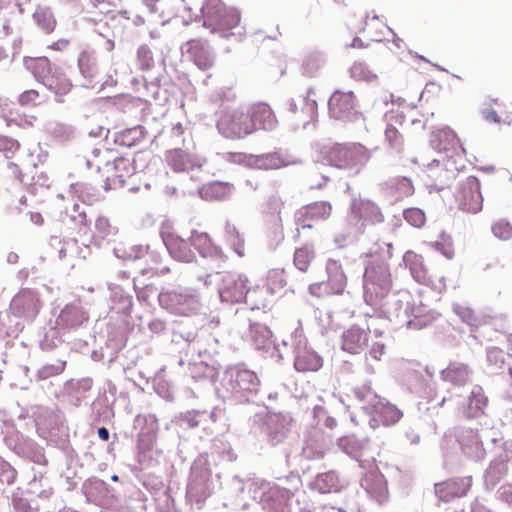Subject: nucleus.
<instances>
[{
	"instance_id": "nucleus-1",
	"label": "nucleus",
	"mask_w": 512,
	"mask_h": 512,
	"mask_svg": "<svg viewBox=\"0 0 512 512\" xmlns=\"http://www.w3.org/2000/svg\"><path fill=\"white\" fill-rule=\"evenodd\" d=\"M260 390L257 374L244 364L229 366L224 371L217 394L223 401L235 404L253 402Z\"/></svg>"
},
{
	"instance_id": "nucleus-2",
	"label": "nucleus",
	"mask_w": 512,
	"mask_h": 512,
	"mask_svg": "<svg viewBox=\"0 0 512 512\" xmlns=\"http://www.w3.org/2000/svg\"><path fill=\"white\" fill-rule=\"evenodd\" d=\"M352 392L360 408L371 416L369 421L371 427L375 428L380 423L384 426H390L402 417V412L396 406L378 396L369 383L355 387Z\"/></svg>"
},
{
	"instance_id": "nucleus-3",
	"label": "nucleus",
	"mask_w": 512,
	"mask_h": 512,
	"mask_svg": "<svg viewBox=\"0 0 512 512\" xmlns=\"http://www.w3.org/2000/svg\"><path fill=\"white\" fill-rule=\"evenodd\" d=\"M23 62L35 79L56 96V101L62 102L61 97L71 91V81L63 70L47 57H25Z\"/></svg>"
},
{
	"instance_id": "nucleus-4",
	"label": "nucleus",
	"mask_w": 512,
	"mask_h": 512,
	"mask_svg": "<svg viewBox=\"0 0 512 512\" xmlns=\"http://www.w3.org/2000/svg\"><path fill=\"white\" fill-rule=\"evenodd\" d=\"M249 493L266 512H293L294 493L276 483L255 479L249 484Z\"/></svg>"
},
{
	"instance_id": "nucleus-5",
	"label": "nucleus",
	"mask_w": 512,
	"mask_h": 512,
	"mask_svg": "<svg viewBox=\"0 0 512 512\" xmlns=\"http://www.w3.org/2000/svg\"><path fill=\"white\" fill-rule=\"evenodd\" d=\"M215 481L213 479L208 454H200L192 463L187 482L186 496L189 501L200 508L213 494Z\"/></svg>"
},
{
	"instance_id": "nucleus-6",
	"label": "nucleus",
	"mask_w": 512,
	"mask_h": 512,
	"mask_svg": "<svg viewBox=\"0 0 512 512\" xmlns=\"http://www.w3.org/2000/svg\"><path fill=\"white\" fill-rule=\"evenodd\" d=\"M392 285L388 264L383 260H373L364 273V300L368 305L375 306L389 293Z\"/></svg>"
},
{
	"instance_id": "nucleus-7",
	"label": "nucleus",
	"mask_w": 512,
	"mask_h": 512,
	"mask_svg": "<svg viewBox=\"0 0 512 512\" xmlns=\"http://www.w3.org/2000/svg\"><path fill=\"white\" fill-rule=\"evenodd\" d=\"M252 428L265 433L271 446L282 444L290 435L294 419L289 412H256L252 418Z\"/></svg>"
},
{
	"instance_id": "nucleus-8",
	"label": "nucleus",
	"mask_w": 512,
	"mask_h": 512,
	"mask_svg": "<svg viewBox=\"0 0 512 512\" xmlns=\"http://www.w3.org/2000/svg\"><path fill=\"white\" fill-rule=\"evenodd\" d=\"M158 301L162 308L180 316L195 314L201 308L199 293L190 287L178 286L162 289L158 295Z\"/></svg>"
},
{
	"instance_id": "nucleus-9",
	"label": "nucleus",
	"mask_w": 512,
	"mask_h": 512,
	"mask_svg": "<svg viewBox=\"0 0 512 512\" xmlns=\"http://www.w3.org/2000/svg\"><path fill=\"white\" fill-rule=\"evenodd\" d=\"M326 159L331 166L357 174L370 159V153L359 143L334 144Z\"/></svg>"
},
{
	"instance_id": "nucleus-10",
	"label": "nucleus",
	"mask_w": 512,
	"mask_h": 512,
	"mask_svg": "<svg viewBox=\"0 0 512 512\" xmlns=\"http://www.w3.org/2000/svg\"><path fill=\"white\" fill-rule=\"evenodd\" d=\"M282 347L292 349L294 367L299 372H315L323 366L322 357L310 348L300 328H296L287 339L282 340Z\"/></svg>"
},
{
	"instance_id": "nucleus-11",
	"label": "nucleus",
	"mask_w": 512,
	"mask_h": 512,
	"mask_svg": "<svg viewBox=\"0 0 512 512\" xmlns=\"http://www.w3.org/2000/svg\"><path fill=\"white\" fill-rule=\"evenodd\" d=\"M201 13L204 17L203 26L210 28L212 33L233 29L240 22L239 11L226 7L220 0H208L201 7Z\"/></svg>"
},
{
	"instance_id": "nucleus-12",
	"label": "nucleus",
	"mask_w": 512,
	"mask_h": 512,
	"mask_svg": "<svg viewBox=\"0 0 512 512\" xmlns=\"http://www.w3.org/2000/svg\"><path fill=\"white\" fill-rule=\"evenodd\" d=\"M23 455L32 462L38 464L41 468L29 482L28 491L41 499H48L52 494V487L46 472L43 471L47 464V459L42 447L33 441H26L22 448Z\"/></svg>"
},
{
	"instance_id": "nucleus-13",
	"label": "nucleus",
	"mask_w": 512,
	"mask_h": 512,
	"mask_svg": "<svg viewBox=\"0 0 512 512\" xmlns=\"http://www.w3.org/2000/svg\"><path fill=\"white\" fill-rule=\"evenodd\" d=\"M217 129L226 138L240 139L252 133V124H249V113L241 109H223L219 112Z\"/></svg>"
},
{
	"instance_id": "nucleus-14",
	"label": "nucleus",
	"mask_w": 512,
	"mask_h": 512,
	"mask_svg": "<svg viewBox=\"0 0 512 512\" xmlns=\"http://www.w3.org/2000/svg\"><path fill=\"white\" fill-rule=\"evenodd\" d=\"M414 308L413 296L408 291H399L389 301L385 314L395 329L411 328L416 318Z\"/></svg>"
},
{
	"instance_id": "nucleus-15",
	"label": "nucleus",
	"mask_w": 512,
	"mask_h": 512,
	"mask_svg": "<svg viewBox=\"0 0 512 512\" xmlns=\"http://www.w3.org/2000/svg\"><path fill=\"white\" fill-rule=\"evenodd\" d=\"M218 279V293L222 302L240 303L249 291L248 278L236 272L215 273Z\"/></svg>"
},
{
	"instance_id": "nucleus-16",
	"label": "nucleus",
	"mask_w": 512,
	"mask_h": 512,
	"mask_svg": "<svg viewBox=\"0 0 512 512\" xmlns=\"http://www.w3.org/2000/svg\"><path fill=\"white\" fill-rule=\"evenodd\" d=\"M327 280L309 286V292L317 297L329 294H342L347 285V276L338 260L328 259L326 263Z\"/></svg>"
},
{
	"instance_id": "nucleus-17",
	"label": "nucleus",
	"mask_w": 512,
	"mask_h": 512,
	"mask_svg": "<svg viewBox=\"0 0 512 512\" xmlns=\"http://www.w3.org/2000/svg\"><path fill=\"white\" fill-rule=\"evenodd\" d=\"M41 309L40 296L36 290L31 288H22L10 302L11 313L27 323L33 322Z\"/></svg>"
},
{
	"instance_id": "nucleus-18",
	"label": "nucleus",
	"mask_w": 512,
	"mask_h": 512,
	"mask_svg": "<svg viewBox=\"0 0 512 512\" xmlns=\"http://www.w3.org/2000/svg\"><path fill=\"white\" fill-rule=\"evenodd\" d=\"M360 487L378 505L385 504L389 499L387 480L374 464L361 475Z\"/></svg>"
},
{
	"instance_id": "nucleus-19",
	"label": "nucleus",
	"mask_w": 512,
	"mask_h": 512,
	"mask_svg": "<svg viewBox=\"0 0 512 512\" xmlns=\"http://www.w3.org/2000/svg\"><path fill=\"white\" fill-rule=\"evenodd\" d=\"M89 322V312L79 299L67 303L60 311L56 324L65 332L77 331L86 327Z\"/></svg>"
},
{
	"instance_id": "nucleus-20",
	"label": "nucleus",
	"mask_w": 512,
	"mask_h": 512,
	"mask_svg": "<svg viewBox=\"0 0 512 512\" xmlns=\"http://www.w3.org/2000/svg\"><path fill=\"white\" fill-rule=\"evenodd\" d=\"M459 208L468 213H478L483 207V196L480 182L475 177H468L463 181L456 194Z\"/></svg>"
},
{
	"instance_id": "nucleus-21",
	"label": "nucleus",
	"mask_w": 512,
	"mask_h": 512,
	"mask_svg": "<svg viewBox=\"0 0 512 512\" xmlns=\"http://www.w3.org/2000/svg\"><path fill=\"white\" fill-rule=\"evenodd\" d=\"M191 147H177L166 151V163L174 172L188 174L202 167V159L191 151Z\"/></svg>"
},
{
	"instance_id": "nucleus-22",
	"label": "nucleus",
	"mask_w": 512,
	"mask_h": 512,
	"mask_svg": "<svg viewBox=\"0 0 512 512\" xmlns=\"http://www.w3.org/2000/svg\"><path fill=\"white\" fill-rule=\"evenodd\" d=\"M250 338L255 349L263 350L273 361L279 362L284 358L286 351L272 342V333L266 325L250 323Z\"/></svg>"
},
{
	"instance_id": "nucleus-23",
	"label": "nucleus",
	"mask_w": 512,
	"mask_h": 512,
	"mask_svg": "<svg viewBox=\"0 0 512 512\" xmlns=\"http://www.w3.org/2000/svg\"><path fill=\"white\" fill-rule=\"evenodd\" d=\"M329 445V437L320 428L310 427L304 433L302 456L307 460L321 459Z\"/></svg>"
},
{
	"instance_id": "nucleus-24",
	"label": "nucleus",
	"mask_w": 512,
	"mask_h": 512,
	"mask_svg": "<svg viewBox=\"0 0 512 512\" xmlns=\"http://www.w3.org/2000/svg\"><path fill=\"white\" fill-rule=\"evenodd\" d=\"M181 51L200 70L206 71L214 64V54L207 41L201 39L189 40L182 45Z\"/></svg>"
},
{
	"instance_id": "nucleus-25",
	"label": "nucleus",
	"mask_w": 512,
	"mask_h": 512,
	"mask_svg": "<svg viewBox=\"0 0 512 512\" xmlns=\"http://www.w3.org/2000/svg\"><path fill=\"white\" fill-rule=\"evenodd\" d=\"M331 210L330 203L326 201L315 202L300 208L295 213L297 231L312 228V221L314 220L327 219L331 214Z\"/></svg>"
},
{
	"instance_id": "nucleus-26",
	"label": "nucleus",
	"mask_w": 512,
	"mask_h": 512,
	"mask_svg": "<svg viewBox=\"0 0 512 512\" xmlns=\"http://www.w3.org/2000/svg\"><path fill=\"white\" fill-rule=\"evenodd\" d=\"M311 92L312 89H309L306 96L291 98L286 103L287 110L296 116L295 120L298 122L297 125H302L303 128H305L317 114V102L310 98Z\"/></svg>"
},
{
	"instance_id": "nucleus-27",
	"label": "nucleus",
	"mask_w": 512,
	"mask_h": 512,
	"mask_svg": "<svg viewBox=\"0 0 512 512\" xmlns=\"http://www.w3.org/2000/svg\"><path fill=\"white\" fill-rule=\"evenodd\" d=\"M329 114L342 121L351 120L356 114L355 97L352 91H335L328 102Z\"/></svg>"
},
{
	"instance_id": "nucleus-28",
	"label": "nucleus",
	"mask_w": 512,
	"mask_h": 512,
	"mask_svg": "<svg viewBox=\"0 0 512 512\" xmlns=\"http://www.w3.org/2000/svg\"><path fill=\"white\" fill-rule=\"evenodd\" d=\"M161 238L173 259L185 263H191L196 259L188 240L174 232L165 230L161 231Z\"/></svg>"
},
{
	"instance_id": "nucleus-29",
	"label": "nucleus",
	"mask_w": 512,
	"mask_h": 512,
	"mask_svg": "<svg viewBox=\"0 0 512 512\" xmlns=\"http://www.w3.org/2000/svg\"><path fill=\"white\" fill-rule=\"evenodd\" d=\"M471 486V477H458L436 483L434 489L439 500L449 502L455 498L466 496Z\"/></svg>"
},
{
	"instance_id": "nucleus-30",
	"label": "nucleus",
	"mask_w": 512,
	"mask_h": 512,
	"mask_svg": "<svg viewBox=\"0 0 512 512\" xmlns=\"http://www.w3.org/2000/svg\"><path fill=\"white\" fill-rule=\"evenodd\" d=\"M249 124H252V133L256 130L272 131L278 125L274 111L265 103H258L251 107Z\"/></svg>"
},
{
	"instance_id": "nucleus-31",
	"label": "nucleus",
	"mask_w": 512,
	"mask_h": 512,
	"mask_svg": "<svg viewBox=\"0 0 512 512\" xmlns=\"http://www.w3.org/2000/svg\"><path fill=\"white\" fill-rule=\"evenodd\" d=\"M188 241L190 246L194 247L202 257L211 258L219 261L220 263L225 262L226 256L223 251L212 243L207 233L192 230L188 237Z\"/></svg>"
},
{
	"instance_id": "nucleus-32",
	"label": "nucleus",
	"mask_w": 512,
	"mask_h": 512,
	"mask_svg": "<svg viewBox=\"0 0 512 512\" xmlns=\"http://www.w3.org/2000/svg\"><path fill=\"white\" fill-rule=\"evenodd\" d=\"M350 221H362L357 228L361 231L365 223L375 224L382 222L383 215L376 204L369 200H364L352 203Z\"/></svg>"
},
{
	"instance_id": "nucleus-33",
	"label": "nucleus",
	"mask_w": 512,
	"mask_h": 512,
	"mask_svg": "<svg viewBox=\"0 0 512 512\" xmlns=\"http://www.w3.org/2000/svg\"><path fill=\"white\" fill-rule=\"evenodd\" d=\"M367 329L361 328L358 325H352L342 334L341 348L351 354H359L368 345V332Z\"/></svg>"
},
{
	"instance_id": "nucleus-34",
	"label": "nucleus",
	"mask_w": 512,
	"mask_h": 512,
	"mask_svg": "<svg viewBox=\"0 0 512 512\" xmlns=\"http://www.w3.org/2000/svg\"><path fill=\"white\" fill-rule=\"evenodd\" d=\"M481 114L488 122L512 125V102H499L494 99L485 105Z\"/></svg>"
},
{
	"instance_id": "nucleus-35",
	"label": "nucleus",
	"mask_w": 512,
	"mask_h": 512,
	"mask_svg": "<svg viewBox=\"0 0 512 512\" xmlns=\"http://www.w3.org/2000/svg\"><path fill=\"white\" fill-rule=\"evenodd\" d=\"M291 162L281 149L259 155L251 154L250 166L260 170L280 169L290 165Z\"/></svg>"
},
{
	"instance_id": "nucleus-36",
	"label": "nucleus",
	"mask_w": 512,
	"mask_h": 512,
	"mask_svg": "<svg viewBox=\"0 0 512 512\" xmlns=\"http://www.w3.org/2000/svg\"><path fill=\"white\" fill-rule=\"evenodd\" d=\"M225 414V408L215 407L210 413L204 410H191L185 413H181L177 417V423L182 428H196L198 427L207 417L213 422L221 419Z\"/></svg>"
},
{
	"instance_id": "nucleus-37",
	"label": "nucleus",
	"mask_w": 512,
	"mask_h": 512,
	"mask_svg": "<svg viewBox=\"0 0 512 512\" xmlns=\"http://www.w3.org/2000/svg\"><path fill=\"white\" fill-rule=\"evenodd\" d=\"M424 174L430 181V185L438 190H443L454 179V170L448 169L446 164L440 161H433Z\"/></svg>"
},
{
	"instance_id": "nucleus-38",
	"label": "nucleus",
	"mask_w": 512,
	"mask_h": 512,
	"mask_svg": "<svg viewBox=\"0 0 512 512\" xmlns=\"http://www.w3.org/2000/svg\"><path fill=\"white\" fill-rule=\"evenodd\" d=\"M110 311L119 315L127 317L132 310L133 301L132 296L129 295L120 286H113L110 288Z\"/></svg>"
},
{
	"instance_id": "nucleus-39",
	"label": "nucleus",
	"mask_w": 512,
	"mask_h": 512,
	"mask_svg": "<svg viewBox=\"0 0 512 512\" xmlns=\"http://www.w3.org/2000/svg\"><path fill=\"white\" fill-rule=\"evenodd\" d=\"M118 234V228L113 226L105 216H98L94 223L92 241L98 247L110 243Z\"/></svg>"
},
{
	"instance_id": "nucleus-40",
	"label": "nucleus",
	"mask_w": 512,
	"mask_h": 512,
	"mask_svg": "<svg viewBox=\"0 0 512 512\" xmlns=\"http://www.w3.org/2000/svg\"><path fill=\"white\" fill-rule=\"evenodd\" d=\"M338 447L351 458L360 461L368 446V439H359L354 435L344 436L338 439Z\"/></svg>"
},
{
	"instance_id": "nucleus-41",
	"label": "nucleus",
	"mask_w": 512,
	"mask_h": 512,
	"mask_svg": "<svg viewBox=\"0 0 512 512\" xmlns=\"http://www.w3.org/2000/svg\"><path fill=\"white\" fill-rule=\"evenodd\" d=\"M78 68L81 76L85 79L83 86L91 84L98 76L96 57L93 52L82 51L78 57Z\"/></svg>"
},
{
	"instance_id": "nucleus-42",
	"label": "nucleus",
	"mask_w": 512,
	"mask_h": 512,
	"mask_svg": "<svg viewBox=\"0 0 512 512\" xmlns=\"http://www.w3.org/2000/svg\"><path fill=\"white\" fill-rule=\"evenodd\" d=\"M147 135L146 129L141 126H134L119 131L115 134L114 141L116 144L125 147H132L138 145Z\"/></svg>"
},
{
	"instance_id": "nucleus-43",
	"label": "nucleus",
	"mask_w": 512,
	"mask_h": 512,
	"mask_svg": "<svg viewBox=\"0 0 512 512\" xmlns=\"http://www.w3.org/2000/svg\"><path fill=\"white\" fill-rule=\"evenodd\" d=\"M233 190L232 184L216 181L203 186L200 194L206 200H224L232 194Z\"/></svg>"
},
{
	"instance_id": "nucleus-44",
	"label": "nucleus",
	"mask_w": 512,
	"mask_h": 512,
	"mask_svg": "<svg viewBox=\"0 0 512 512\" xmlns=\"http://www.w3.org/2000/svg\"><path fill=\"white\" fill-rule=\"evenodd\" d=\"M136 65L143 72L150 73L153 70L161 72L164 70V60L156 64L153 53L147 45H141L136 53Z\"/></svg>"
},
{
	"instance_id": "nucleus-45",
	"label": "nucleus",
	"mask_w": 512,
	"mask_h": 512,
	"mask_svg": "<svg viewBox=\"0 0 512 512\" xmlns=\"http://www.w3.org/2000/svg\"><path fill=\"white\" fill-rule=\"evenodd\" d=\"M57 324L49 322L42 328L41 338L39 340L40 348L43 351H52L63 343Z\"/></svg>"
},
{
	"instance_id": "nucleus-46",
	"label": "nucleus",
	"mask_w": 512,
	"mask_h": 512,
	"mask_svg": "<svg viewBox=\"0 0 512 512\" xmlns=\"http://www.w3.org/2000/svg\"><path fill=\"white\" fill-rule=\"evenodd\" d=\"M22 320L10 311L0 312V333L7 337H17L23 329Z\"/></svg>"
},
{
	"instance_id": "nucleus-47",
	"label": "nucleus",
	"mask_w": 512,
	"mask_h": 512,
	"mask_svg": "<svg viewBox=\"0 0 512 512\" xmlns=\"http://www.w3.org/2000/svg\"><path fill=\"white\" fill-rule=\"evenodd\" d=\"M488 399L484 395L481 387H475L469 397V404L467 409L468 418H477L484 414V410L487 407Z\"/></svg>"
},
{
	"instance_id": "nucleus-48",
	"label": "nucleus",
	"mask_w": 512,
	"mask_h": 512,
	"mask_svg": "<svg viewBox=\"0 0 512 512\" xmlns=\"http://www.w3.org/2000/svg\"><path fill=\"white\" fill-rule=\"evenodd\" d=\"M314 485L322 494L337 492L340 489L339 477L334 471H328L317 475Z\"/></svg>"
},
{
	"instance_id": "nucleus-49",
	"label": "nucleus",
	"mask_w": 512,
	"mask_h": 512,
	"mask_svg": "<svg viewBox=\"0 0 512 512\" xmlns=\"http://www.w3.org/2000/svg\"><path fill=\"white\" fill-rule=\"evenodd\" d=\"M385 187L396 199L411 195L414 191L412 181L406 177L393 178L385 183Z\"/></svg>"
},
{
	"instance_id": "nucleus-50",
	"label": "nucleus",
	"mask_w": 512,
	"mask_h": 512,
	"mask_svg": "<svg viewBox=\"0 0 512 512\" xmlns=\"http://www.w3.org/2000/svg\"><path fill=\"white\" fill-rule=\"evenodd\" d=\"M470 370L467 365H450L443 372L444 379L453 385L463 386L467 383Z\"/></svg>"
},
{
	"instance_id": "nucleus-51",
	"label": "nucleus",
	"mask_w": 512,
	"mask_h": 512,
	"mask_svg": "<svg viewBox=\"0 0 512 512\" xmlns=\"http://www.w3.org/2000/svg\"><path fill=\"white\" fill-rule=\"evenodd\" d=\"M170 144L172 148L193 146L190 129L181 123L173 125L170 130Z\"/></svg>"
},
{
	"instance_id": "nucleus-52",
	"label": "nucleus",
	"mask_w": 512,
	"mask_h": 512,
	"mask_svg": "<svg viewBox=\"0 0 512 512\" xmlns=\"http://www.w3.org/2000/svg\"><path fill=\"white\" fill-rule=\"evenodd\" d=\"M33 19L38 27L47 34L53 32L56 27L55 16L48 7H38L33 14Z\"/></svg>"
},
{
	"instance_id": "nucleus-53",
	"label": "nucleus",
	"mask_w": 512,
	"mask_h": 512,
	"mask_svg": "<svg viewBox=\"0 0 512 512\" xmlns=\"http://www.w3.org/2000/svg\"><path fill=\"white\" fill-rule=\"evenodd\" d=\"M224 237L226 242L231 246L235 253L243 257L244 256V240L237 228L230 222H226Z\"/></svg>"
},
{
	"instance_id": "nucleus-54",
	"label": "nucleus",
	"mask_w": 512,
	"mask_h": 512,
	"mask_svg": "<svg viewBox=\"0 0 512 512\" xmlns=\"http://www.w3.org/2000/svg\"><path fill=\"white\" fill-rule=\"evenodd\" d=\"M315 257L314 247L310 244H305L302 247L295 250L294 253V265L302 272L308 270L311 261Z\"/></svg>"
},
{
	"instance_id": "nucleus-55",
	"label": "nucleus",
	"mask_w": 512,
	"mask_h": 512,
	"mask_svg": "<svg viewBox=\"0 0 512 512\" xmlns=\"http://www.w3.org/2000/svg\"><path fill=\"white\" fill-rule=\"evenodd\" d=\"M113 253L118 259L135 262L146 254V248L142 245H133L129 248L120 245L113 248Z\"/></svg>"
},
{
	"instance_id": "nucleus-56",
	"label": "nucleus",
	"mask_w": 512,
	"mask_h": 512,
	"mask_svg": "<svg viewBox=\"0 0 512 512\" xmlns=\"http://www.w3.org/2000/svg\"><path fill=\"white\" fill-rule=\"evenodd\" d=\"M92 386L93 380L89 377H85L78 380H69L65 385V389L71 396H75L77 401H79L81 397L85 396V394L91 390Z\"/></svg>"
},
{
	"instance_id": "nucleus-57",
	"label": "nucleus",
	"mask_w": 512,
	"mask_h": 512,
	"mask_svg": "<svg viewBox=\"0 0 512 512\" xmlns=\"http://www.w3.org/2000/svg\"><path fill=\"white\" fill-rule=\"evenodd\" d=\"M66 367V360L57 359L54 363L44 364L36 372L35 379L37 381L47 380L63 373Z\"/></svg>"
},
{
	"instance_id": "nucleus-58",
	"label": "nucleus",
	"mask_w": 512,
	"mask_h": 512,
	"mask_svg": "<svg viewBox=\"0 0 512 512\" xmlns=\"http://www.w3.org/2000/svg\"><path fill=\"white\" fill-rule=\"evenodd\" d=\"M286 276L284 270L273 269L267 275V288L271 294L280 293L286 286Z\"/></svg>"
},
{
	"instance_id": "nucleus-59",
	"label": "nucleus",
	"mask_w": 512,
	"mask_h": 512,
	"mask_svg": "<svg viewBox=\"0 0 512 512\" xmlns=\"http://www.w3.org/2000/svg\"><path fill=\"white\" fill-rule=\"evenodd\" d=\"M92 485L106 505H116L119 502L115 490L103 480H95Z\"/></svg>"
},
{
	"instance_id": "nucleus-60",
	"label": "nucleus",
	"mask_w": 512,
	"mask_h": 512,
	"mask_svg": "<svg viewBox=\"0 0 512 512\" xmlns=\"http://www.w3.org/2000/svg\"><path fill=\"white\" fill-rule=\"evenodd\" d=\"M351 76L356 80L372 82L377 79V74L374 73L368 64L365 62H355L350 68Z\"/></svg>"
},
{
	"instance_id": "nucleus-61",
	"label": "nucleus",
	"mask_w": 512,
	"mask_h": 512,
	"mask_svg": "<svg viewBox=\"0 0 512 512\" xmlns=\"http://www.w3.org/2000/svg\"><path fill=\"white\" fill-rule=\"evenodd\" d=\"M135 426L140 427L143 434L155 433L158 428V419L154 414L138 415L135 418Z\"/></svg>"
},
{
	"instance_id": "nucleus-62",
	"label": "nucleus",
	"mask_w": 512,
	"mask_h": 512,
	"mask_svg": "<svg viewBox=\"0 0 512 512\" xmlns=\"http://www.w3.org/2000/svg\"><path fill=\"white\" fill-rule=\"evenodd\" d=\"M189 374L193 379H206L208 380L213 376V368L207 365L204 361H193L189 363Z\"/></svg>"
},
{
	"instance_id": "nucleus-63",
	"label": "nucleus",
	"mask_w": 512,
	"mask_h": 512,
	"mask_svg": "<svg viewBox=\"0 0 512 512\" xmlns=\"http://www.w3.org/2000/svg\"><path fill=\"white\" fill-rule=\"evenodd\" d=\"M325 59L321 53H313L307 56L303 63L304 73L314 76L319 68L324 64Z\"/></svg>"
},
{
	"instance_id": "nucleus-64",
	"label": "nucleus",
	"mask_w": 512,
	"mask_h": 512,
	"mask_svg": "<svg viewBox=\"0 0 512 512\" xmlns=\"http://www.w3.org/2000/svg\"><path fill=\"white\" fill-rule=\"evenodd\" d=\"M116 386L112 381L108 380L103 384L102 394L100 395L99 402L106 408H111L116 401Z\"/></svg>"
}]
</instances>
